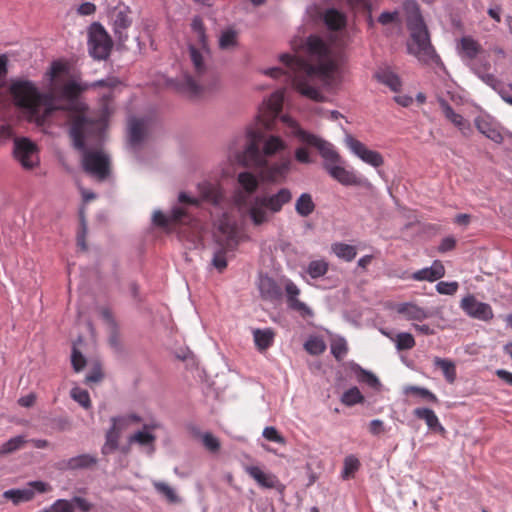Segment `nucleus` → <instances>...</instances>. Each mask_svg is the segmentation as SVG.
I'll return each instance as SVG.
<instances>
[{
	"mask_svg": "<svg viewBox=\"0 0 512 512\" xmlns=\"http://www.w3.org/2000/svg\"><path fill=\"white\" fill-rule=\"evenodd\" d=\"M474 124L477 130L491 141L497 144H501L504 141L501 127L496 124L489 116L476 117Z\"/></svg>",
	"mask_w": 512,
	"mask_h": 512,
	"instance_id": "18",
	"label": "nucleus"
},
{
	"mask_svg": "<svg viewBox=\"0 0 512 512\" xmlns=\"http://www.w3.org/2000/svg\"><path fill=\"white\" fill-rule=\"evenodd\" d=\"M325 170L333 179L344 186H358L361 184V179L353 171L343 167L342 164H329Z\"/></svg>",
	"mask_w": 512,
	"mask_h": 512,
	"instance_id": "20",
	"label": "nucleus"
},
{
	"mask_svg": "<svg viewBox=\"0 0 512 512\" xmlns=\"http://www.w3.org/2000/svg\"><path fill=\"white\" fill-rule=\"evenodd\" d=\"M217 243H219L220 248L214 253L212 264L219 272H223L227 267L226 252L233 250L236 245L231 244L227 246L226 243L222 242L220 237H218Z\"/></svg>",
	"mask_w": 512,
	"mask_h": 512,
	"instance_id": "34",
	"label": "nucleus"
},
{
	"mask_svg": "<svg viewBox=\"0 0 512 512\" xmlns=\"http://www.w3.org/2000/svg\"><path fill=\"white\" fill-rule=\"evenodd\" d=\"M369 432L373 435H380L385 432L384 423L379 419H374L369 424Z\"/></svg>",
	"mask_w": 512,
	"mask_h": 512,
	"instance_id": "63",
	"label": "nucleus"
},
{
	"mask_svg": "<svg viewBox=\"0 0 512 512\" xmlns=\"http://www.w3.org/2000/svg\"><path fill=\"white\" fill-rule=\"evenodd\" d=\"M284 90L275 91L260 106L255 128L248 130L249 143L243 153V163L248 167H262L266 165V157L286 148L285 142L278 136H265V131L271 130L274 121L282 111Z\"/></svg>",
	"mask_w": 512,
	"mask_h": 512,
	"instance_id": "3",
	"label": "nucleus"
},
{
	"mask_svg": "<svg viewBox=\"0 0 512 512\" xmlns=\"http://www.w3.org/2000/svg\"><path fill=\"white\" fill-rule=\"evenodd\" d=\"M84 89L74 81L64 84L55 81L48 93H40L32 82L18 81L10 90L15 104L28 114L30 120L43 122L56 110H68L74 112L72 124L77 116L86 117L83 105L78 102Z\"/></svg>",
	"mask_w": 512,
	"mask_h": 512,
	"instance_id": "2",
	"label": "nucleus"
},
{
	"mask_svg": "<svg viewBox=\"0 0 512 512\" xmlns=\"http://www.w3.org/2000/svg\"><path fill=\"white\" fill-rule=\"evenodd\" d=\"M259 291L264 300L276 301L282 297L281 287L270 277L260 279Z\"/></svg>",
	"mask_w": 512,
	"mask_h": 512,
	"instance_id": "26",
	"label": "nucleus"
},
{
	"mask_svg": "<svg viewBox=\"0 0 512 512\" xmlns=\"http://www.w3.org/2000/svg\"><path fill=\"white\" fill-rule=\"evenodd\" d=\"M203 444L208 450H210L212 452H216L220 448V443H219L218 439L209 433H206L203 436Z\"/></svg>",
	"mask_w": 512,
	"mask_h": 512,
	"instance_id": "57",
	"label": "nucleus"
},
{
	"mask_svg": "<svg viewBox=\"0 0 512 512\" xmlns=\"http://www.w3.org/2000/svg\"><path fill=\"white\" fill-rule=\"evenodd\" d=\"M407 394H413L418 395L430 402L437 403L438 398L437 396L432 393L430 390L424 387H418V386H408L405 390Z\"/></svg>",
	"mask_w": 512,
	"mask_h": 512,
	"instance_id": "51",
	"label": "nucleus"
},
{
	"mask_svg": "<svg viewBox=\"0 0 512 512\" xmlns=\"http://www.w3.org/2000/svg\"><path fill=\"white\" fill-rule=\"evenodd\" d=\"M13 153L24 169L30 170L39 164L38 148L27 138H19L14 141Z\"/></svg>",
	"mask_w": 512,
	"mask_h": 512,
	"instance_id": "11",
	"label": "nucleus"
},
{
	"mask_svg": "<svg viewBox=\"0 0 512 512\" xmlns=\"http://www.w3.org/2000/svg\"><path fill=\"white\" fill-rule=\"evenodd\" d=\"M191 30L192 38L189 43V52L195 76L185 74L178 84V89L189 98L197 99L212 91L218 80L208 65L210 53L204 24L199 16L193 18Z\"/></svg>",
	"mask_w": 512,
	"mask_h": 512,
	"instance_id": "4",
	"label": "nucleus"
},
{
	"mask_svg": "<svg viewBox=\"0 0 512 512\" xmlns=\"http://www.w3.org/2000/svg\"><path fill=\"white\" fill-rule=\"evenodd\" d=\"M292 161L289 156L282 157L279 161L268 164L266 161V165L262 167H256L261 170L263 177L267 181L271 182H282L286 179L288 173L291 170Z\"/></svg>",
	"mask_w": 512,
	"mask_h": 512,
	"instance_id": "16",
	"label": "nucleus"
},
{
	"mask_svg": "<svg viewBox=\"0 0 512 512\" xmlns=\"http://www.w3.org/2000/svg\"><path fill=\"white\" fill-rule=\"evenodd\" d=\"M153 486L155 490L163 495L168 502L170 503H179L180 498L177 495V493L174 491L172 487H170L168 484L161 482V481H155L153 482Z\"/></svg>",
	"mask_w": 512,
	"mask_h": 512,
	"instance_id": "43",
	"label": "nucleus"
},
{
	"mask_svg": "<svg viewBox=\"0 0 512 512\" xmlns=\"http://www.w3.org/2000/svg\"><path fill=\"white\" fill-rule=\"evenodd\" d=\"M460 307L472 318L489 321L493 318V310L487 303L478 301L473 295H468L461 300Z\"/></svg>",
	"mask_w": 512,
	"mask_h": 512,
	"instance_id": "15",
	"label": "nucleus"
},
{
	"mask_svg": "<svg viewBox=\"0 0 512 512\" xmlns=\"http://www.w3.org/2000/svg\"><path fill=\"white\" fill-rule=\"evenodd\" d=\"M445 267L440 260H435L430 267L420 269L410 276L415 281H428L434 282L445 275Z\"/></svg>",
	"mask_w": 512,
	"mask_h": 512,
	"instance_id": "22",
	"label": "nucleus"
},
{
	"mask_svg": "<svg viewBox=\"0 0 512 512\" xmlns=\"http://www.w3.org/2000/svg\"><path fill=\"white\" fill-rule=\"evenodd\" d=\"M325 25L331 31H339L346 25V17L336 9H328L323 15Z\"/></svg>",
	"mask_w": 512,
	"mask_h": 512,
	"instance_id": "29",
	"label": "nucleus"
},
{
	"mask_svg": "<svg viewBox=\"0 0 512 512\" xmlns=\"http://www.w3.org/2000/svg\"><path fill=\"white\" fill-rule=\"evenodd\" d=\"M291 200L292 193L288 188H281L274 194L256 196L249 205V217L255 226H260L269 221V212L279 213Z\"/></svg>",
	"mask_w": 512,
	"mask_h": 512,
	"instance_id": "7",
	"label": "nucleus"
},
{
	"mask_svg": "<svg viewBox=\"0 0 512 512\" xmlns=\"http://www.w3.org/2000/svg\"><path fill=\"white\" fill-rule=\"evenodd\" d=\"M455 246H456L455 238L446 237V238L442 239V241L438 247V250L441 253H445V252L453 250L455 248Z\"/></svg>",
	"mask_w": 512,
	"mask_h": 512,
	"instance_id": "61",
	"label": "nucleus"
},
{
	"mask_svg": "<svg viewBox=\"0 0 512 512\" xmlns=\"http://www.w3.org/2000/svg\"><path fill=\"white\" fill-rule=\"evenodd\" d=\"M396 348L399 351L410 350L415 346V339L412 334L402 332L396 335L395 338Z\"/></svg>",
	"mask_w": 512,
	"mask_h": 512,
	"instance_id": "48",
	"label": "nucleus"
},
{
	"mask_svg": "<svg viewBox=\"0 0 512 512\" xmlns=\"http://www.w3.org/2000/svg\"><path fill=\"white\" fill-rule=\"evenodd\" d=\"M119 83L120 82L116 78L110 77V78H107V79L95 81V82H93L90 85V87H92V88H95V87H105V88L113 89L116 86H118Z\"/></svg>",
	"mask_w": 512,
	"mask_h": 512,
	"instance_id": "59",
	"label": "nucleus"
},
{
	"mask_svg": "<svg viewBox=\"0 0 512 512\" xmlns=\"http://www.w3.org/2000/svg\"><path fill=\"white\" fill-rule=\"evenodd\" d=\"M244 471L248 474L261 488L275 489L279 493H284L285 485L280 482L278 477L270 472H265L258 466L245 465Z\"/></svg>",
	"mask_w": 512,
	"mask_h": 512,
	"instance_id": "14",
	"label": "nucleus"
},
{
	"mask_svg": "<svg viewBox=\"0 0 512 512\" xmlns=\"http://www.w3.org/2000/svg\"><path fill=\"white\" fill-rule=\"evenodd\" d=\"M403 10L406 15L407 28L410 32V39L407 44L408 52L422 63L438 62L439 56L431 44L429 32L418 3L415 0H406L403 3Z\"/></svg>",
	"mask_w": 512,
	"mask_h": 512,
	"instance_id": "6",
	"label": "nucleus"
},
{
	"mask_svg": "<svg viewBox=\"0 0 512 512\" xmlns=\"http://www.w3.org/2000/svg\"><path fill=\"white\" fill-rule=\"evenodd\" d=\"M52 506L54 512H75L73 502L66 499H58Z\"/></svg>",
	"mask_w": 512,
	"mask_h": 512,
	"instance_id": "56",
	"label": "nucleus"
},
{
	"mask_svg": "<svg viewBox=\"0 0 512 512\" xmlns=\"http://www.w3.org/2000/svg\"><path fill=\"white\" fill-rule=\"evenodd\" d=\"M304 347L306 351L311 355H320L326 349L324 341L317 337L308 339L305 342Z\"/></svg>",
	"mask_w": 512,
	"mask_h": 512,
	"instance_id": "50",
	"label": "nucleus"
},
{
	"mask_svg": "<svg viewBox=\"0 0 512 512\" xmlns=\"http://www.w3.org/2000/svg\"><path fill=\"white\" fill-rule=\"evenodd\" d=\"M345 45L344 39L332 40L328 45L317 35H310L302 50L306 58L284 53L280 61L289 69V78L293 88L302 96L315 102H323L325 96L319 90V80H328L337 70V55L335 49Z\"/></svg>",
	"mask_w": 512,
	"mask_h": 512,
	"instance_id": "1",
	"label": "nucleus"
},
{
	"mask_svg": "<svg viewBox=\"0 0 512 512\" xmlns=\"http://www.w3.org/2000/svg\"><path fill=\"white\" fill-rule=\"evenodd\" d=\"M155 427V425L145 424L142 431H138L129 437V442L137 443L141 446H152L156 437L149 430Z\"/></svg>",
	"mask_w": 512,
	"mask_h": 512,
	"instance_id": "35",
	"label": "nucleus"
},
{
	"mask_svg": "<svg viewBox=\"0 0 512 512\" xmlns=\"http://www.w3.org/2000/svg\"><path fill=\"white\" fill-rule=\"evenodd\" d=\"M439 103L445 118L453 123L463 135L468 136L471 132L470 122L462 115L456 113L447 101L442 99Z\"/></svg>",
	"mask_w": 512,
	"mask_h": 512,
	"instance_id": "24",
	"label": "nucleus"
},
{
	"mask_svg": "<svg viewBox=\"0 0 512 512\" xmlns=\"http://www.w3.org/2000/svg\"><path fill=\"white\" fill-rule=\"evenodd\" d=\"M187 217V211L184 208L176 207L172 210L170 216H166L161 211H155L153 214V223L159 227H169L172 224L183 222Z\"/></svg>",
	"mask_w": 512,
	"mask_h": 512,
	"instance_id": "25",
	"label": "nucleus"
},
{
	"mask_svg": "<svg viewBox=\"0 0 512 512\" xmlns=\"http://www.w3.org/2000/svg\"><path fill=\"white\" fill-rule=\"evenodd\" d=\"M96 463V458L89 454H82L76 457H72L67 461V468L79 469L88 468Z\"/></svg>",
	"mask_w": 512,
	"mask_h": 512,
	"instance_id": "39",
	"label": "nucleus"
},
{
	"mask_svg": "<svg viewBox=\"0 0 512 512\" xmlns=\"http://www.w3.org/2000/svg\"><path fill=\"white\" fill-rule=\"evenodd\" d=\"M275 333L272 329H255L253 338L257 349L260 352L267 350L274 342Z\"/></svg>",
	"mask_w": 512,
	"mask_h": 512,
	"instance_id": "30",
	"label": "nucleus"
},
{
	"mask_svg": "<svg viewBox=\"0 0 512 512\" xmlns=\"http://www.w3.org/2000/svg\"><path fill=\"white\" fill-rule=\"evenodd\" d=\"M360 461L354 455H349L344 459L342 477L349 479L359 469Z\"/></svg>",
	"mask_w": 512,
	"mask_h": 512,
	"instance_id": "49",
	"label": "nucleus"
},
{
	"mask_svg": "<svg viewBox=\"0 0 512 512\" xmlns=\"http://www.w3.org/2000/svg\"><path fill=\"white\" fill-rule=\"evenodd\" d=\"M71 398L79 403L84 409L91 408V399L87 390L74 387L70 392Z\"/></svg>",
	"mask_w": 512,
	"mask_h": 512,
	"instance_id": "47",
	"label": "nucleus"
},
{
	"mask_svg": "<svg viewBox=\"0 0 512 512\" xmlns=\"http://www.w3.org/2000/svg\"><path fill=\"white\" fill-rule=\"evenodd\" d=\"M365 400L364 396L357 387H352L345 391L341 397V402L346 406L361 404Z\"/></svg>",
	"mask_w": 512,
	"mask_h": 512,
	"instance_id": "42",
	"label": "nucleus"
},
{
	"mask_svg": "<svg viewBox=\"0 0 512 512\" xmlns=\"http://www.w3.org/2000/svg\"><path fill=\"white\" fill-rule=\"evenodd\" d=\"M237 33L234 30L222 32L219 39V46L222 49H228L236 45Z\"/></svg>",
	"mask_w": 512,
	"mask_h": 512,
	"instance_id": "52",
	"label": "nucleus"
},
{
	"mask_svg": "<svg viewBox=\"0 0 512 512\" xmlns=\"http://www.w3.org/2000/svg\"><path fill=\"white\" fill-rule=\"evenodd\" d=\"M331 249L338 258L347 262L352 261L357 255V251L354 246L341 242L332 244Z\"/></svg>",
	"mask_w": 512,
	"mask_h": 512,
	"instance_id": "38",
	"label": "nucleus"
},
{
	"mask_svg": "<svg viewBox=\"0 0 512 512\" xmlns=\"http://www.w3.org/2000/svg\"><path fill=\"white\" fill-rule=\"evenodd\" d=\"M281 120L291 128V133L297 137L299 141L318 149L321 157L324 159V169H327L329 164L334 165L344 163L342 157L331 143L321 139L315 134L305 131L295 120L287 115L282 116Z\"/></svg>",
	"mask_w": 512,
	"mask_h": 512,
	"instance_id": "8",
	"label": "nucleus"
},
{
	"mask_svg": "<svg viewBox=\"0 0 512 512\" xmlns=\"http://www.w3.org/2000/svg\"><path fill=\"white\" fill-rule=\"evenodd\" d=\"M329 268V264L327 261L321 260H313L308 264L307 273L313 279L320 278L324 276Z\"/></svg>",
	"mask_w": 512,
	"mask_h": 512,
	"instance_id": "40",
	"label": "nucleus"
},
{
	"mask_svg": "<svg viewBox=\"0 0 512 512\" xmlns=\"http://www.w3.org/2000/svg\"><path fill=\"white\" fill-rule=\"evenodd\" d=\"M416 418L425 421L428 428L432 431L443 432L444 427L441 425L437 415L429 408H416L413 410Z\"/></svg>",
	"mask_w": 512,
	"mask_h": 512,
	"instance_id": "28",
	"label": "nucleus"
},
{
	"mask_svg": "<svg viewBox=\"0 0 512 512\" xmlns=\"http://www.w3.org/2000/svg\"><path fill=\"white\" fill-rule=\"evenodd\" d=\"M94 126L100 127L99 121L87 117L77 116L70 127V135L74 147L82 152L83 170L98 181L106 180L111 173L109 156L101 149L90 150L85 146V137Z\"/></svg>",
	"mask_w": 512,
	"mask_h": 512,
	"instance_id": "5",
	"label": "nucleus"
},
{
	"mask_svg": "<svg viewBox=\"0 0 512 512\" xmlns=\"http://www.w3.org/2000/svg\"><path fill=\"white\" fill-rule=\"evenodd\" d=\"M460 50L463 58L475 60L482 53L481 45L471 37H463L460 40Z\"/></svg>",
	"mask_w": 512,
	"mask_h": 512,
	"instance_id": "32",
	"label": "nucleus"
},
{
	"mask_svg": "<svg viewBox=\"0 0 512 512\" xmlns=\"http://www.w3.org/2000/svg\"><path fill=\"white\" fill-rule=\"evenodd\" d=\"M121 433L111 427L106 433V441L102 448L103 454H109L118 448Z\"/></svg>",
	"mask_w": 512,
	"mask_h": 512,
	"instance_id": "41",
	"label": "nucleus"
},
{
	"mask_svg": "<svg viewBox=\"0 0 512 512\" xmlns=\"http://www.w3.org/2000/svg\"><path fill=\"white\" fill-rule=\"evenodd\" d=\"M71 363L76 372L81 371L86 365V359L76 348L72 351Z\"/></svg>",
	"mask_w": 512,
	"mask_h": 512,
	"instance_id": "55",
	"label": "nucleus"
},
{
	"mask_svg": "<svg viewBox=\"0 0 512 512\" xmlns=\"http://www.w3.org/2000/svg\"><path fill=\"white\" fill-rule=\"evenodd\" d=\"M288 307L298 312L303 318L312 317L313 311L302 301L298 299L300 289L291 280H287L285 284Z\"/></svg>",
	"mask_w": 512,
	"mask_h": 512,
	"instance_id": "17",
	"label": "nucleus"
},
{
	"mask_svg": "<svg viewBox=\"0 0 512 512\" xmlns=\"http://www.w3.org/2000/svg\"><path fill=\"white\" fill-rule=\"evenodd\" d=\"M217 231L216 240L220 237L222 242L226 243L227 246L231 244L237 245L236 225L227 213H223L222 217L218 220Z\"/></svg>",
	"mask_w": 512,
	"mask_h": 512,
	"instance_id": "19",
	"label": "nucleus"
},
{
	"mask_svg": "<svg viewBox=\"0 0 512 512\" xmlns=\"http://www.w3.org/2000/svg\"><path fill=\"white\" fill-rule=\"evenodd\" d=\"M377 81L390 88L393 92H399L402 87L400 77L390 68H381L375 73Z\"/></svg>",
	"mask_w": 512,
	"mask_h": 512,
	"instance_id": "27",
	"label": "nucleus"
},
{
	"mask_svg": "<svg viewBox=\"0 0 512 512\" xmlns=\"http://www.w3.org/2000/svg\"><path fill=\"white\" fill-rule=\"evenodd\" d=\"M459 289V284L456 281L446 282L440 281L436 285V291L442 295H454Z\"/></svg>",
	"mask_w": 512,
	"mask_h": 512,
	"instance_id": "53",
	"label": "nucleus"
},
{
	"mask_svg": "<svg viewBox=\"0 0 512 512\" xmlns=\"http://www.w3.org/2000/svg\"><path fill=\"white\" fill-rule=\"evenodd\" d=\"M142 421L141 417L137 414H128L124 416L112 417L111 422L114 429L122 433L128 429L132 424H139Z\"/></svg>",
	"mask_w": 512,
	"mask_h": 512,
	"instance_id": "37",
	"label": "nucleus"
},
{
	"mask_svg": "<svg viewBox=\"0 0 512 512\" xmlns=\"http://www.w3.org/2000/svg\"><path fill=\"white\" fill-rule=\"evenodd\" d=\"M296 212L302 217H308L315 210V204L309 193H303L295 203Z\"/></svg>",
	"mask_w": 512,
	"mask_h": 512,
	"instance_id": "36",
	"label": "nucleus"
},
{
	"mask_svg": "<svg viewBox=\"0 0 512 512\" xmlns=\"http://www.w3.org/2000/svg\"><path fill=\"white\" fill-rule=\"evenodd\" d=\"M146 123L140 118H131L128 124L129 140L132 145L139 144L145 136Z\"/></svg>",
	"mask_w": 512,
	"mask_h": 512,
	"instance_id": "31",
	"label": "nucleus"
},
{
	"mask_svg": "<svg viewBox=\"0 0 512 512\" xmlns=\"http://www.w3.org/2000/svg\"><path fill=\"white\" fill-rule=\"evenodd\" d=\"M199 195L202 201L220 206L224 201L223 189L218 184L203 182L198 185Z\"/></svg>",
	"mask_w": 512,
	"mask_h": 512,
	"instance_id": "23",
	"label": "nucleus"
},
{
	"mask_svg": "<svg viewBox=\"0 0 512 512\" xmlns=\"http://www.w3.org/2000/svg\"><path fill=\"white\" fill-rule=\"evenodd\" d=\"M345 144L354 155H356L366 164H369L375 168H378L384 164L383 156L379 152L369 149L364 143L352 135H347L345 137Z\"/></svg>",
	"mask_w": 512,
	"mask_h": 512,
	"instance_id": "12",
	"label": "nucleus"
},
{
	"mask_svg": "<svg viewBox=\"0 0 512 512\" xmlns=\"http://www.w3.org/2000/svg\"><path fill=\"white\" fill-rule=\"evenodd\" d=\"M433 362L437 368L441 369L446 381L453 384L457 376L455 363L450 359L440 357H434Z\"/></svg>",
	"mask_w": 512,
	"mask_h": 512,
	"instance_id": "33",
	"label": "nucleus"
},
{
	"mask_svg": "<svg viewBox=\"0 0 512 512\" xmlns=\"http://www.w3.org/2000/svg\"><path fill=\"white\" fill-rule=\"evenodd\" d=\"M295 159L302 164H311L313 162L309 151L304 147H299L295 150Z\"/></svg>",
	"mask_w": 512,
	"mask_h": 512,
	"instance_id": "58",
	"label": "nucleus"
},
{
	"mask_svg": "<svg viewBox=\"0 0 512 512\" xmlns=\"http://www.w3.org/2000/svg\"><path fill=\"white\" fill-rule=\"evenodd\" d=\"M52 490V487L43 481H31L24 489H10L3 493V497L11 500L15 505L21 502L31 501L35 497V492L46 493Z\"/></svg>",
	"mask_w": 512,
	"mask_h": 512,
	"instance_id": "13",
	"label": "nucleus"
},
{
	"mask_svg": "<svg viewBox=\"0 0 512 512\" xmlns=\"http://www.w3.org/2000/svg\"><path fill=\"white\" fill-rule=\"evenodd\" d=\"M399 13L397 11L394 12H382L378 17L379 23L382 25H388L398 19Z\"/></svg>",
	"mask_w": 512,
	"mask_h": 512,
	"instance_id": "62",
	"label": "nucleus"
},
{
	"mask_svg": "<svg viewBox=\"0 0 512 512\" xmlns=\"http://www.w3.org/2000/svg\"><path fill=\"white\" fill-rule=\"evenodd\" d=\"M131 25V19L124 11H119L115 15L114 19V30L115 33L119 35V38L122 40V32L126 30Z\"/></svg>",
	"mask_w": 512,
	"mask_h": 512,
	"instance_id": "46",
	"label": "nucleus"
},
{
	"mask_svg": "<svg viewBox=\"0 0 512 512\" xmlns=\"http://www.w3.org/2000/svg\"><path fill=\"white\" fill-rule=\"evenodd\" d=\"M263 437L271 442L285 444V438L272 426L264 428Z\"/></svg>",
	"mask_w": 512,
	"mask_h": 512,
	"instance_id": "54",
	"label": "nucleus"
},
{
	"mask_svg": "<svg viewBox=\"0 0 512 512\" xmlns=\"http://www.w3.org/2000/svg\"><path fill=\"white\" fill-rule=\"evenodd\" d=\"M331 352L337 360H341L347 353V347L344 342L334 343L331 346Z\"/></svg>",
	"mask_w": 512,
	"mask_h": 512,
	"instance_id": "60",
	"label": "nucleus"
},
{
	"mask_svg": "<svg viewBox=\"0 0 512 512\" xmlns=\"http://www.w3.org/2000/svg\"><path fill=\"white\" fill-rule=\"evenodd\" d=\"M73 505L75 504L82 512H89L92 505L84 498L82 497H74Z\"/></svg>",
	"mask_w": 512,
	"mask_h": 512,
	"instance_id": "64",
	"label": "nucleus"
},
{
	"mask_svg": "<svg viewBox=\"0 0 512 512\" xmlns=\"http://www.w3.org/2000/svg\"><path fill=\"white\" fill-rule=\"evenodd\" d=\"M237 184L233 193L234 203L238 207H245L248 205L250 197L257 191L259 180L253 173L244 171L238 174Z\"/></svg>",
	"mask_w": 512,
	"mask_h": 512,
	"instance_id": "10",
	"label": "nucleus"
},
{
	"mask_svg": "<svg viewBox=\"0 0 512 512\" xmlns=\"http://www.w3.org/2000/svg\"><path fill=\"white\" fill-rule=\"evenodd\" d=\"M88 44L91 56L98 60L106 59L112 48L110 36L105 29L97 23L91 26Z\"/></svg>",
	"mask_w": 512,
	"mask_h": 512,
	"instance_id": "9",
	"label": "nucleus"
},
{
	"mask_svg": "<svg viewBox=\"0 0 512 512\" xmlns=\"http://www.w3.org/2000/svg\"><path fill=\"white\" fill-rule=\"evenodd\" d=\"M357 380L361 383L367 384L371 388H378L380 386L379 379L371 372L358 366L355 370Z\"/></svg>",
	"mask_w": 512,
	"mask_h": 512,
	"instance_id": "45",
	"label": "nucleus"
},
{
	"mask_svg": "<svg viewBox=\"0 0 512 512\" xmlns=\"http://www.w3.org/2000/svg\"><path fill=\"white\" fill-rule=\"evenodd\" d=\"M395 310L408 321L421 322L430 317V313L427 309L413 302L399 303L395 307Z\"/></svg>",
	"mask_w": 512,
	"mask_h": 512,
	"instance_id": "21",
	"label": "nucleus"
},
{
	"mask_svg": "<svg viewBox=\"0 0 512 512\" xmlns=\"http://www.w3.org/2000/svg\"><path fill=\"white\" fill-rule=\"evenodd\" d=\"M27 441L23 436H16L1 445L0 455H7L21 449Z\"/></svg>",
	"mask_w": 512,
	"mask_h": 512,
	"instance_id": "44",
	"label": "nucleus"
}]
</instances>
